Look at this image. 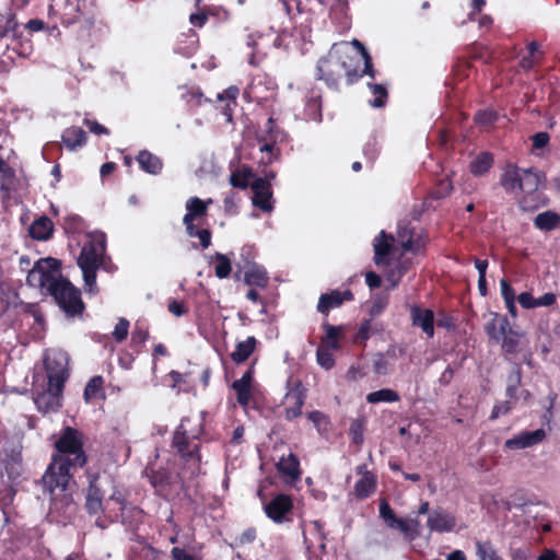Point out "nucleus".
<instances>
[{
  "instance_id": "nucleus-1",
  "label": "nucleus",
  "mask_w": 560,
  "mask_h": 560,
  "mask_svg": "<svg viewBox=\"0 0 560 560\" xmlns=\"http://www.w3.org/2000/svg\"><path fill=\"white\" fill-rule=\"evenodd\" d=\"M61 264L52 257L39 259L27 275V282L45 290L68 316H81L85 311L80 289L60 272Z\"/></svg>"
},
{
  "instance_id": "nucleus-2",
  "label": "nucleus",
  "mask_w": 560,
  "mask_h": 560,
  "mask_svg": "<svg viewBox=\"0 0 560 560\" xmlns=\"http://www.w3.org/2000/svg\"><path fill=\"white\" fill-rule=\"evenodd\" d=\"M362 56L355 54L347 43L335 44L326 56L319 58L316 67V79L335 91H339L340 81L345 77L351 85L365 75L361 71Z\"/></svg>"
},
{
  "instance_id": "nucleus-3",
  "label": "nucleus",
  "mask_w": 560,
  "mask_h": 560,
  "mask_svg": "<svg viewBox=\"0 0 560 560\" xmlns=\"http://www.w3.org/2000/svg\"><path fill=\"white\" fill-rule=\"evenodd\" d=\"M71 469L74 466L69 460L51 457L43 477L42 483L45 492L50 495L51 510L67 513L74 505L71 485L74 483Z\"/></svg>"
},
{
  "instance_id": "nucleus-4",
  "label": "nucleus",
  "mask_w": 560,
  "mask_h": 560,
  "mask_svg": "<svg viewBox=\"0 0 560 560\" xmlns=\"http://www.w3.org/2000/svg\"><path fill=\"white\" fill-rule=\"evenodd\" d=\"M106 238L103 233H90L78 257V266L82 270L84 284L89 292L97 291L96 272L104 264Z\"/></svg>"
},
{
  "instance_id": "nucleus-5",
  "label": "nucleus",
  "mask_w": 560,
  "mask_h": 560,
  "mask_svg": "<svg viewBox=\"0 0 560 560\" xmlns=\"http://www.w3.org/2000/svg\"><path fill=\"white\" fill-rule=\"evenodd\" d=\"M52 446L51 457L69 460L74 469L83 468L88 464L89 457L84 450V434L82 431L69 425L63 427Z\"/></svg>"
},
{
  "instance_id": "nucleus-6",
  "label": "nucleus",
  "mask_w": 560,
  "mask_h": 560,
  "mask_svg": "<svg viewBox=\"0 0 560 560\" xmlns=\"http://www.w3.org/2000/svg\"><path fill=\"white\" fill-rule=\"evenodd\" d=\"M202 433V420L191 425V419L184 418L173 434L172 447L185 462H195L199 465L201 462L200 436Z\"/></svg>"
},
{
  "instance_id": "nucleus-7",
  "label": "nucleus",
  "mask_w": 560,
  "mask_h": 560,
  "mask_svg": "<svg viewBox=\"0 0 560 560\" xmlns=\"http://www.w3.org/2000/svg\"><path fill=\"white\" fill-rule=\"evenodd\" d=\"M485 331L489 339L501 342L505 355H513L520 351L524 332L514 329L505 315L492 313V318L485 325Z\"/></svg>"
},
{
  "instance_id": "nucleus-8",
  "label": "nucleus",
  "mask_w": 560,
  "mask_h": 560,
  "mask_svg": "<svg viewBox=\"0 0 560 560\" xmlns=\"http://www.w3.org/2000/svg\"><path fill=\"white\" fill-rule=\"evenodd\" d=\"M44 364L48 382H52L58 389L65 387L69 377L67 354L62 351H48L45 354Z\"/></svg>"
},
{
  "instance_id": "nucleus-9",
  "label": "nucleus",
  "mask_w": 560,
  "mask_h": 560,
  "mask_svg": "<svg viewBox=\"0 0 560 560\" xmlns=\"http://www.w3.org/2000/svg\"><path fill=\"white\" fill-rule=\"evenodd\" d=\"M294 503L290 494L278 493L264 504L266 516L275 524H285L293 521Z\"/></svg>"
},
{
  "instance_id": "nucleus-10",
  "label": "nucleus",
  "mask_w": 560,
  "mask_h": 560,
  "mask_svg": "<svg viewBox=\"0 0 560 560\" xmlns=\"http://www.w3.org/2000/svg\"><path fill=\"white\" fill-rule=\"evenodd\" d=\"M62 19L67 25L84 23L92 26L94 24L93 10L86 0H66Z\"/></svg>"
},
{
  "instance_id": "nucleus-11",
  "label": "nucleus",
  "mask_w": 560,
  "mask_h": 560,
  "mask_svg": "<svg viewBox=\"0 0 560 560\" xmlns=\"http://www.w3.org/2000/svg\"><path fill=\"white\" fill-rule=\"evenodd\" d=\"M380 516L388 528L398 530L406 537L413 538L412 529L419 526V521L416 518L405 520L398 517L385 498L380 501Z\"/></svg>"
},
{
  "instance_id": "nucleus-12",
  "label": "nucleus",
  "mask_w": 560,
  "mask_h": 560,
  "mask_svg": "<svg viewBox=\"0 0 560 560\" xmlns=\"http://www.w3.org/2000/svg\"><path fill=\"white\" fill-rule=\"evenodd\" d=\"M63 388L59 389L52 385V382H47L46 388L37 392L34 397V402L39 412L46 415L49 412H57L62 405Z\"/></svg>"
},
{
  "instance_id": "nucleus-13",
  "label": "nucleus",
  "mask_w": 560,
  "mask_h": 560,
  "mask_svg": "<svg viewBox=\"0 0 560 560\" xmlns=\"http://www.w3.org/2000/svg\"><path fill=\"white\" fill-rule=\"evenodd\" d=\"M89 487L85 499V510L90 515L103 511L104 489L100 474H88Z\"/></svg>"
},
{
  "instance_id": "nucleus-14",
  "label": "nucleus",
  "mask_w": 560,
  "mask_h": 560,
  "mask_svg": "<svg viewBox=\"0 0 560 560\" xmlns=\"http://www.w3.org/2000/svg\"><path fill=\"white\" fill-rule=\"evenodd\" d=\"M546 436V431L542 428L535 431H521L504 442V448L509 451H518L533 447L540 444Z\"/></svg>"
},
{
  "instance_id": "nucleus-15",
  "label": "nucleus",
  "mask_w": 560,
  "mask_h": 560,
  "mask_svg": "<svg viewBox=\"0 0 560 560\" xmlns=\"http://www.w3.org/2000/svg\"><path fill=\"white\" fill-rule=\"evenodd\" d=\"M213 203L211 198L202 200L199 197H190L186 203V214L183 218V224L186 230H191L195 226V221L202 220L208 215L209 206Z\"/></svg>"
},
{
  "instance_id": "nucleus-16",
  "label": "nucleus",
  "mask_w": 560,
  "mask_h": 560,
  "mask_svg": "<svg viewBox=\"0 0 560 560\" xmlns=\"http://www.w3.org/2000/svg\"><path fill=\"white\" fill-rule=\"evenodd\" d=\"M250 188L253 190L252 202L254 207L264 212H271L273 210L271 184L267 179L256 178L250 184Z\"/></svg>"
},
{
  "instance_id": "nucleus-17",
  "label": "nucleus",
  "mask_w": 560,
  "mask_h": 560,
  "mask_svg": "<svg viewBox=\"0 0 560 560\" xmlns=\"http://www.w3.org/2000/svg\"><path fill=\"white\" fill-rule=\"evenodd\" d=\"M397 241L405 253H419L425 245L423 237L416 234L410 224L398 225Z\"/></svg>"
},
{
  "instance_id": "nucleus-18",
  "label": "nucleus",
  "mask_w": 560,
  "mask_h": 560,
  "mask_svg": "<svg viewBox=\"0 0 560 560\" xmlns=\"http://www.w3.org/2000/svg\"><path fill=\"white\" fill-rule=\"evenodd\" d=\"M276 468L287 483L293 485L301 479L302 469L300 460L293 453H290L288 456H282L276 464Z\"/></svg>"
},
{
  "instance_id": "nucleus-19",
  "label": "nucleus",
  "mask_w": 560,
  "mask_h": 560,
  "mask_svg": "<svg viewBox=\"0 0 560 560\" xmlns=\"http://www.w3.org/2000/svg\"><path fill=\"white\" fill-rule=\"evenodd\" d=\"M354 299L351 290L345 291L332 290L328 293H324L319 296L317 303V311L322 314L327 315L330 310L339 307L343 302H349Z\"/></svg>"
},
{
  "instance_id": "nucleus-20",
  "label": "nucleus",
  "mask_w": 560,
  "mask_h": 560,
  "mask_svg": "<svg viewBox=\"0 0 560 560\" xmlns=\"http://www.w3.org/2000/svg\"><path fill=\"white\" fill-rule=\"evenodd\" d=\"M410 317L412 326L421 328L428 338L434 336V313L432 310L412 305L410 307Z\"/></svg>"
},
{
  "instance_id": "nucleus-21",
  "label": "nucleus",
  "mask_w": 560,
  "mask_h": 560,
  "mask_svg": "<svg viewBox=\"0 0 560 560\" xmlns=\"http://www.w3.org/2000/svg\"><path fill=\"white\" fill-rule=\"evenodd\" d=\"M394 237L385 231H381L375 237L374 247V262L377 266H387L389 264V256L393 252Z\"/></svg>"
},
{
  "instance_id": "nucleus-22",
  "label": "nucleus",
  "mask_w": 560,
  "mask_h": 560,
  "mask_svg": "<svg viewBox=\"0 0 560 560\" xmlns=\"http://www.w3.org/2000/svg\"><path fill=\"white\" fill-rule=\"evenodd\" d=\"M456 520L453 515L442 511L434 510L430 513L427 525L433 532L447 533L452 532L455 527Z\"/></svg>"
},
{
  "instance_id": "nucleus-23",
  "label": "nucleus",
  "mask_w": 560,
  "mask_h": 560,
  "mask_svg": "<svg viewBox=\"0 0 560 560\" xmlns=\"http://www.w3.org/2000/svg\"><path fill=\"white\" fill-rule=\"evenodd\" d=\"M384 326L381 322L373 320L372 318L363 319L354 335L353 342L355 345L365 346L366 341L374 335L381 334Z\"/></svg>"
},
{
  "instance_id": "nucleus-24",
  "label": "nucleus",
  "mask_w": 560,
  "mask_h": 560,
  "mask_svg": "<svg viewBox=\"0 0 560 560\" xmlns=\"http://www.w3.org/2000/svg\"><path fill=\"white\" fill-rule=\"evenodd\" d=\"M54 223L47 215H42L33 221L28 228V234L33 240L47 241L52 236Z\"/></svg>"
},
{
  "instance_id": "nucleus-25",
  "label": "nucleus",
  "mask_w": 560,
  "mask_h": 560,
  "mask_svg": "<svg viewBox=\"0 0 560 560\" xmlns=\"http://www.w3.org/2000/svg\"><path fill=\"white\" fill-rule=\"evenodd\" d=\"M547 203L548 198L541 190L526 191L518 200V207L524 212H534Z\"/></svg>"
},
{
  "instance_id": "nucleus-26",
  "label": "nucleus",
  "mask_w": 560,
  "mask_h": 560,
  "mask_svg": "<svg viewBox=\"0 0 560 560\" xmlns=\"http://www.w3.org/2000/svg\"><path fill=\"white\" fill-rule=\"evenodd\" d=\"M544 186L545 175L542 173L537 172L534 168H526L522 171L521 191L526 192L541 190Z\"/></svg>"
},
{
  "instance_id": "nucleus-27",
  "label": "nucleus",
  "mask_w": 560,
  "mask_h": 560,
  "mask_svg": "<svg viewBox=\"0 0 560 560\" xmlns=\"http://www.w3.org/2000/svg\"><path fill=\"white\" fill-rule=\"evenodd\" d=\"M61 139L66 148L73 151L86 144L88 136L81 127L71 126L63 130Z\"/></svg>"
},
{
  "instance_id": "nucleus-28",
  "label": "nucleus",
  "mask_w": 560,
  "mask_h": 560,
  "mask_svg": "<svg viewBox=\"0 0 560 560\" xmlns=\"http://www.w3.org/2000/svg\"><path fill=\"white\" fill-rule=\"evenodd\" d=\"M140 168L151 175H158L163 168L162 160L148 150H141L136 158Z\"/></svg>"
},
{
  "instance_id": "nucleus-29",
  "label": "nucleus",
  "mask_w": 560,
  "mask_h": 560,
  "mask_svg": "<svg viewBox=\"0 0 560 560\" xmlns=\"http://www.w3.org/2000/svg\"><path fill=\"white\" fill-rule=\"evenodd\" d=\"M244 282L249 287H256L260 289L267 288L269 283V276L266 269L259 265H252L247 270L244 271Z\"/></svg>"
},
{
  "instance_id": "nucleus-30",
  "label": "nucleus",
  "mask_w": 560,
  "mask_h": 560,
  "mask_svg": "<svg viewBox=\"0 0 560 560\" xmlns=\"http://www.w3.org/2000/svg\"><path fill=\"white\" fill-rule=\"evenodd\" d=\"M171 474L166 470H151L149 475V481L154 488L155 493L162 498L168 497V490L171 487Z\"/></svg>"
},
{
  "instance_id": "nucleus-31",
  "label": "nucleus",
  "mask_w": 560,
  "mask_h": 560,
  "mask_svg": "<svg viewBox=\"0 0 560 560\" xmlns=\"http://www.w3.org/2000/svg\"><path fill=\"white\" fill-rule=\"evenodd\" d=\"M240 90L237 86L232 85L225 89L223 92L218 93L217 100L219 102H224V106L222 107V114L225 116L226 121L231 122L233 119L234 107L236 106V100L238 96Z\"/></svg>"
},
{
  "instance_id": "nucleus-32",
  "label": "nucleus",
  "mask_w": 560,
  "mask_h": 560,
  "mask_svg": "<svg viewBox=\"0 0 560 560\" xmlns=\"http://www.w3.org/2000/svg\"><path fill=\"white\" fill-rule=\"evenodd\" d=\"M522 171L516 165L509 164L501 175L500 185L505 189L506 192H514L520 190Z\"/></svg>"
},
{
  "instance_id": "nucleus-33",
  "label": "nucleus",
  "mask_w": 560,
  "mask_h": 560,
  "mask_svg": "<svg viewBox=\"0 0 560 560\" xmlns=\"http://www.w3.org/2000/svg\"><path fill=\"white\" fill-rule=\"evenodd\" d=\"M376 489V476L372 471H365L354 485L355 498L363 500L369 498Z\"/></svg>"
},
{
  "instance_id": "nucleus-34",
  "label": "nucleus",
  "mask_w": 560,
  "mask_h": 560,
  "mask_svg": "<svg viewBox=\"0 0 560 560\" xmlns=\"http://www.w3.org/2000/svg\"><path fill=\"white\" fill-rule=\"evenodd\" d=\"M256 345L257 340L254 336H249L246 340L238 342L235 350L231 353L232 361L236 364L245 362L255 351Z\"/></svg>"
},
{
  "instance_id": "nucleus-35",
  "label": "nucleus",
  "mask_w": 560,
  "mask_h": 560,
  "mask_svg": "<svg viewBox=\"0 0 560 560\" xmlns=\"http://www.w3.org/2000/svg\"><path fill=\"white\" fill-rule=\"evenodd\" d=\"M323 329L325 330V336L323 337L320 345L331 348L332 350H338L340 348L339 340L343 337V327L324 323Z\"/></svg>"
},
{
  "instance_id": "nucleus-36",
  "label": "nucleus",
  "mask_w": 560,
  "mask_h": 560,
  "mask_svg": "<svg viewBox=\"0 0 560 560\" xmlns=\"http://www.w3.org/2000/svg\"><path fill=\"white\" fill-rule=\"evenodd\" d=\"M83 397L86 402H90L94 399L105 398L104 393V377L101 375H95L85 385Z\"/></svg>"
},
{
  "instance_id": "nucleus-37",
  "label": "nucleus",
  "mask_w": 560,
  "mask_h": 560,
  "mask_svg": "<svg viewBox=\"0 0 560 560\" xmlns=\"http://www.w3.org/2000/svg\"><path fill=\"white\" fill-rule=\"evenodd\" d=\"M493 162V155L490 152H481L470 162V172L475 176H482L490 171Z\"/></svg>"
},
{
  "instance_id": "nucleus-38",
  "label": "nucleus",
  "mask_w": 560,
  "mask_h": 560,
  "mask_svg": "<svg viewBox=\"0 0 560 560\" xmlns=\"http://www.w3.org/2000/svg\"><path fill=\"white\" fill-rule=\"evenodd\" d=\"M534 224L541 231H552L560 224V214L555 211H545L536 215Z\"/></svg>"
},
{
  "instance_id": "nucleus-39",
  "label": "nucleus",
  "mask_w": 560,
  "mask_h": 560,
  "mask_svg": "<svg viewBox=\"0 0 560 560\" xmlns=\"http://www.w3.org/2000/svg\"><path fill=\"white\" fill-rule=\"evenodd\" d=\"M287 393H285V399L291 402H299L301 400V404H305L306 399V388L303 386V383L301 380H292L289 378L287 382Z\"/></svg>"
},
{
  "instance_id": "nucleus-40",
  "label": "nucleus",
  "mask_w": 560,
  "mask_h": 560,
  "mask_svg": "<svg viewBox=\"0 0 560 560\" xmlns=\"http://www.w3.org/2000/svg\"><path fill=\"white\" fill-rule=\"evenodd\" d=\"M352 45L355 49L351 48L355 54L362 56L361 71L369 75L371 79L375 78V70L373 67L372 57L366 50L365 46L358 39L352 40Z\"/></svg>"
},
{
  "instance_id": "nucleus-41",
  "label": "nucleus",
  "mask_w": 560,
  "mask_h": 560,
  "mask_svg": "<svg viewBox=\"0 0 560 560\" xmlns=\"http://www.w3.org/2000/svg\"><path fill=\"white\" fill-rule=\"evenodd\" d=\"M399 400V394L390 388H382L375 392H371L366 395V401L369 404L397 402Z\"/></svg>"
},
{
  "instance_id": "nucleus-42",
  "label": "nucleus",
  "mask_w": 560,
  "mask_h": 560,
  "mask_svg": "<svg viewBox=\"0 0 560 560\" xmlns=\"http://www.w3.org/2000/svg\"><path fill=\"white\" fill-rule=\"evenodd\" d=\"M149 328L144 322H136L131 332V347L139 352L149 339Z\"/></svg>"
},
{
  "instance_id": "nucleus-43",
  "label": "nucleus",
  "mask_w": 560,
  "mask_h": 560,
  "mask_svg": "<svg viewBox=\"0 0 560 560\" xmlns=\"http://www.w3.org/2000/svg\"><path fill=\"white\" fill-rule=\"evenodd\" d=\"M366 430V419L364 417L357 418L351 421L349 427V436L352 444L360 447L364 442V432Z\"/></svg>"
},
{
  "instance_id": "nucleus-44",
  "label": "nucleus",
  "mask_w": 560,
  "mask_h": 560,
  "mask_svg": "<svg viewBox=\"0 0 560 560\" xmlns=\"http://www.w3.org/2000/svg\"><path fill=\"white\" fill-rule=\"evenodd\" d=\"M475 546L476 555L479 560H503V558L498 555V551L490 540H477Z\"/></svg>"
},
{
  "instance_id": "nucleus-45",
  "label": "nucleus",
  "mask_w": 560,
  "mask_h": 560,
  "mask_svg": "<svg viewBox=\"0 0 560 560\" xmlns=\"http://www.w3.org/2000/svg\"><path fill=\"white\" fill-rule=\"evenodd\" d=\"M232 388L236 392V400L242 407H247L252 399V386L240 378L234 381Z\"/></svg>"
},
{
  "instance_id": "nucleus-46",
  "label": "nucleus",
  "mask_w": 560,
  "mask_h": 560,
  "mask_svg": "<svg viewBox=\"0 0 560 560\" xmlns=\"http://www.w3.org/2000/svg\"><path fill=\"white\" fill-rule=\"evenodd\" d=\"M368 86L374 95L373 100H371L369 104L375 108L384 107L388 98V92L386 88L377 83H368Z\"/></svg>"
},
{
  "instance_id": "nucleus-47",
  "label": "nucleus",
  "mask_w": 560,
  "mask_h": 560,
  "mask_svg": "<svg viewBox=\"0 0 560 560\" xmlns=\"http://www.w3.org/2000/svg\"><path fill=\"white\" fill-rule=\"evenodd\" d=\"M253 172L250 168L237 170L231 173L230 184L240 189H246L249 186V180L253 178Z\"/></svg>"
},
{
  "instance_id": "nucleus-48",
  "label": "nucleus",
  "mask_w": 560,
  "mask_h": 560,
  "mask_svg": "<svg viewBox=\"0 0 560 560\" xmlns=\"http://www.w3.org/2000/svg\"><path fill=\"white\" fill-rule=\"evenodd\" d=\"M264 139V143L260 145V151L265 155L261 156V163L265 165L271 164L275 160L278 159L280 152L276 147L277 139Z\"/></svg>"
},
{
  "instance_id": "nucleus-49",
  "label": "nucleus",
  "mask_w": 560,
  "mask_h": 560,
  "mask_svg": "<svg viewBox=\"0 0 560 560\" xmlns=\"http://www.w3.org/2000/svg\"><path fill=\"white\" fill-rule=\"evenodd\" d=\"M331 350V348L322 345H319L316 350L317 363L325 370H330L335 365V358Z\"/></svg>"
},
{
  "instance_id": "nucleus-50",
  "label": "nucleus",
  "mask_w": 560,
  "mask_h": 560,
  "mask_svg": "<svg viewBox=\"0 0 560 560\" xmlns=\"http://www.w3.org/2000/svg\"><path fill=\"white\" fill-rule=\"evenodd\" d=\"M498 113L492 109L478 110L474 117V121L481 127H491L498 121Z\"/></svg>"
},
{
  "instance_id": "nucleus-51",
  "label": "nucleus",
  "mask_w": 560,
  "mask_h": 560,
  "mask_svg": "<svg viewBox=\"0 0 560 560\" xmlns=\"http://www.w3.org/2000/svg\"><path fill=\"white\" fill-rule=\"evenodd\" d=\"M217 264L214 268V273L219 279L228 278L231 273L232 266L231 261L224 254L217 253L214 256Z\"/></svg>"
},
{
  "instance_id": "nucleus-52",
  "label": "nucleus",
  "mask_w": 560,
  "mask_h": 560,
  "mask_svg": "<svg viewBox=\"0 0 560 560\" xmlns=\"http://www.w3.org/2000/svg\"><path fill=\"white\" fill-rule=\"evenodd\" d=\"M307 419L314 424L318 432L327 430L330 424L329 417L319 410L311 411L306 415Z\"/></svg>"
},
{
  "instance_id": "nucleus-53",
  "label": "nucleus",
  "mask_w": 560,
  "mask_h": 560,
  "mask_svg": "<svg viewBox=\"0 0 560 560\" xmlns=\"http://www.w3.org/2000/svg\"><path fill=\"white\" fill-rule=\"evenodd\" d=\"M189 237H198L202 248H208L211 245V231L209 229H198L197 225L191 230H186Z\"/></svg>"
},
{
  "instance_id": "nucleus-54",
  "label": "nucleus",
  "mask_w": 560,
  "mask_h": 560,
  "mask_svg": "<svg viewBox=\"0 0 560 560\" xmlns=\"http://www.w3.org/2000/svg\"><path fill=\"white\" fill-rule=\"evenodd\" d=\"M0 190L9 194L12 189L15 179V171L10 165L7 166L1 173Z\"/></svg>"
},
{
  "instance_id": "nucleus-55",
  "label": "nucleus",
  "mask_w": 560,
  "mask_h": 560,
  "mask_svg": "<svg viewBox=\"0 0 560 560\" xmlns=\"http://www.w3.org/2000/svg\"><path fill=\"white\" fill-rule=\"evenodd\" d=\"M257 538V529L255 527L245 528L236 538L235 545L238 547H244L253 544Z\"/></svg>"
},
{
  "instance_id": "nucleus-56",
  "label": "nucleus",
  "mask_w": 560,
  "mask_h": 560,
  "mask_svg": "<svg viewBox=\"0 0 560 560\" xmlns=\"http://www.w3.org/2000/svg\"><path fill=\"white\" fill-rule=\"evenodd\" d=\"M129 330V322L126 318H119L118 323L116 324L113 337L117 342L124 341L128 336Z\"/></svg>"
},
{
  "instance_id": "nucleus-57",
  "label": "nucleus",
  "mask_w": 560,
  "mask_h": 560,
  "mask_svg": "<svg viewBox=\"0 0 560 560\" xmlns=\"http://www.w3.org/2000/svg\"><path fill=\"white\" fill-rule=\"evenodd\" d=\"M19 28V23L15 14H10L4 23V25L0 28V37H5L9 34L16 36Z\"/></svg>"
},
{
  "instance_id": "nucleus-58",
  "label": "nucleus",
  "mask_w": 560,
  "mask_h": 560,
  "mask_svg": "<svg viewBox=\"0 0 560 560\" xmlns=\"http://www.w3.org/2000/svg\"><path fill=\"white\" fill-rule=\"evenodd\" d=\"M512 407L513 405L510 400L498 401L492 408L491 415L489 417L490 420H495L500 416L508 415L511 411Z\"/></svg>"
},
{
  "instance_id": "nucleus-59",
  "label": "nucleus",
  "mask_w": 560,
  "mask_h": 560,
  "mask_svg": "<svg viewBox=\"0 0 560 560\" xmlns=\"http://www.w3.org/2000/svg\"><path fill=\"white\" fill-rule=\"evenodd\" d=\"M542 58L534 55L523 56L518 62V66L524 71L528 72L534 69L536 66H540Z\"/></svg>"
},
{
  "instance_id": "nucleus-60",
  "label": "nucleus",
  "mask_w": 560,
  "mask_h": 560,
  "mask_svg": "<svg viewBox=\"0 0 560 560\" xmlns=\"http://www.w3.org/2000/svg\"><path fill=\"white\" fill-rule=\"evenodd\" d=\"M83 124L90 130V132H92L94 135H97V136L106 135V136H108L110 133V131L105 126L101 125L96 120H93V119H90V118L85 117L83 119Z\"/></svg>"
},
{
  "instance_id": "nucleus-61",
  "label": "nucleus",
  "mask_w": 560,
  "mask_h": 560,
  "mask_svg": "<svg viewBox=\"0 0 560 560\" xmlns=\"http://www.w3.org/2000/svg\"><path fill=\"white\" fill-rule=\"evenodd\" d=\"M373 370L378 375L387 374L388 362L382 353H376L373 358Z\"/></svg>"
},
{
  "instance_id": "nucleus-62",
  "label": "nucleus",
  "mask_w": 560,
  "mask_h": 560,
  "mask_svg": "<svg viewBox=\"0 0 560 560\" xmlns=\"http://www.w3.org/2000/svg\"><path fill=\"white\" fill-rule=\"evenodd\" d=\"M304 404H301V400L299 402H291L290 406L285 407L284 409V418L288 421H292L300 416H302V408Z\"/></svg>"
},
{
  "instance_id": "nucleus-63",
  "label": "nucleus",
  "mask_w": 560,
  "mask_h": 560,
  "mask_svg": "<svg viewBox=\"0 0 560 560\" xmlns=\"http://www.w3.org/2000/svg\"><path fill=\"white\" fill-rule=\"evenodd\" d=\"M523 377V371L520 363H514L513 369L508 376V385L520 386Z\"/></svg>"
},
{
  "instance_id": "nucleus-64",
  "label": "nucleus",
  "mask_w": 560,
  "mask_h": 560,
  "mask_svg": "<svg viewBox=\"0 0 560 560\" xmlns=\"http://www.w3.org/2000/svg\"><path fill=\"white\" fill-rule=\"evenodd\" d=\"M386 306H387V301L385 299H382V298L376 299L372 303V305L369 310L370 318L375 320V317L381 315Z\"/></svg>"
}]
</instances>
